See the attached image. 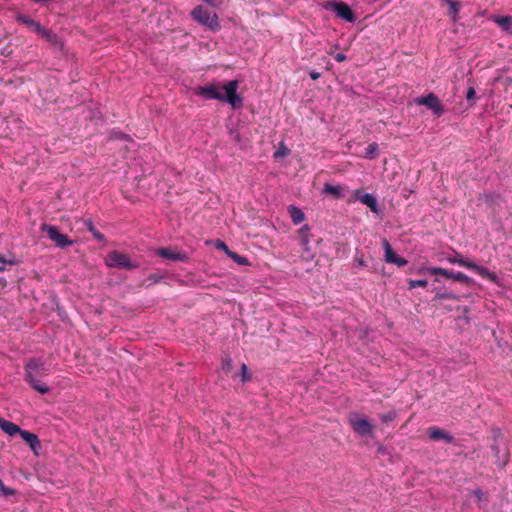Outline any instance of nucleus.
<instances>
[{"instance_id": "72a5a7b5", "label": "nucleus", "mask_w": 512, "mask_h": 512, "mask_svg": "<svg viewBox=\"0 0 512 512\" xmlns=\"http://www.w3.org/2000/svg\"><path fill=\"white\" fill-rule=\"evenodd\" d=\"M16 263L17 262L15 261V259H13V258L6 259L4 256L0 255V272L5 270V267H4L5 264L15 265Z\"/></svg>"}, {"instance_id": "58836bf2", "label": "nucleus", "mask_w": 512, "mask_h": 512, "mask_svg": "<svg viewBox=\"0 0 512 512\" xmlns=\"http://www.w3.org/2000/svg\"><path fill=\"white\" fill-rule=\"evenodd\" d=\"M231 365H232V360L230 358H226L223 360V369L224 370H230L231 368Z\"/></svg>"}, {"instance_id": "dca6fc26", "label": "nucleus", "mask_w": 512, "mask_h": 512, "mask_svg": "<svg viewBox=\"0 0 512 512\" xmlns=\"http://www.w3.org/2000/svg\"><path fill=\"white\" fill-rule=\"evenodd\" d=\"M450 279L454 281L462 282L465 285L471 287L476 284L475 280L462 272H451Z\"/></svg>"}, {"instance_id": "c03bdc74", "label": "nucleus", "mask_w": 512, "mask_h": 512, "mask_svg": "<svg viewBox=\"0 0 512 512\" xmlns=\"http://www.w3.org/2000/svg\"><path fill=\"white\" fill-rule=\"evenodd\" d=\"M492 449H493V451H494L495 455H496V456H498V454H499V448H498L497 446H495V445H494V446H492Z\"/></svg>"}, {"instance_id": "9b49d317", "label": "nucleus", "mask_w": 512, "mask_h": 512, "mask_svg": "<svg viewBox=\"0 0 512 512\" xmlns=\"http://www.w3.org/2000/svg\"><path fill=\"white\" fill-rule=\"evenodd\" d=\"M332 6L338 17L348 22H354L356 20L354 12L348 4L344 2H335L332 4Z\"/></svg>"}, {"instance_id": "c756f323", "label": "nucleus", "mask_w": 512, "mask_h": 512, "mask_svg": "<svg viewBox=\"0 0 512 512\" xmlns=\"http://www.w3.org/2000/svg\"><path fill=\"white\" fill-rule=\"evenodd\" d=\"M231 259H233L236 263L240 264V265H245L248 263V260L247 258L243 257V256H240L239 254L231 251L229 252V255H228Z\"/></svg>"}, {"instance_id": "4468645a", "label": "nucleus", "mask_w": 512, "mask_h": 512, "mask_svg": "<svg viewBox=\"0 0 512 512\" xmlns=\"http://www.w3.org/2000/svg\"><path fill=\"white\" fill-rule=\"evenodd\" d=\"M16 20L22 24H25L27 25L28 27H30L35 33L39 32V31H42V26L39 22L33 20L32 18H30L29 16L27 15H24V14H18L16 16Z\"/></svg>"}, {"instance_id": "b1692460", "label": "nucleus", "mask_w": 512, "mask_h": 512, "mask_svg": "<svg viewBox=\"0 0 512 512\" xmlns=\"http://www.w3.org/2000/svg\"><path fill=\"white\" fill-rule=\"evenodd\" d=\"M443 299H451V300L459 301L460 297L457 294L453 293V292H441V291H438L435 294L434 300H443Z\"/></svg>"}, {"instance_id": "423d86ee", "label": "nucleus", "mask_w": 512, "mask_h": 512, "mask_svg": "<svg viewBox=\"0 0 512 512\" xmlns=\"http://www.w3.org/2000/svg\"><path fill=\"white\" fill-rule=\"evenodd\" d=\"M415 103L417 105L427 107L438 118L445 113L444 106L442 105L440 99L436 94L432 92L428 93L425 96L417 97L415 99Z\"/></svg>"}, {"instance_id": "5701e85b", "label": "nucleus", "mask_w": 512, "mask_h": 512, "mask_svg": "<svg viewBox=\"0 0 512 512\" xmlns=\"http://www.w3.org/2000/svg\"><path fill=\"white\" fill-rule=\"evenodd\" d=\"M426 271L430 274V275H441L443 277H446V278H450V275H451V272L450 270L448 269H445V268H442V267H429L426 269Z\"/></svg>"}, {"instance_id": "cd10ccee", "label": "nucleus", "mask_w": 512, "mask_h": 512, "mask_svg": "<svg viewBox=\"0 0 512 512\" xmlns=\"http://www.w3.org/2000/svg\"><path fill=\"white\" fill-rule=\"evenodd\" d=\"M428 284V281L427 280H413V279H410L408 281V289L412 290L416 287H426Z\"/></svg>"}, {"instance_id": "7c9ffc66", "label": "nucleus", "mask_w": 512, "mask_h": 512, "mask_svg": "<svg viewBox=\"0 0 512 512\" xmlns=\"http://www.w3.org/2000/svg\"><path fill=\"white\" fill-rule=\"evenodd\" d=\"M396 417H397L396 412L389 411L387 413L382 414L380 419L382 420L383 423L388 424V423L394 421L396 419Z\"/></svg>"}, {"instance_id": "412c9836", "label": "nucleus", "mask_w": 512, "mask_h": 512, "mask_svg": "<svg viewBox=\"0 0 512 512\" xmlns=\"http://www.w3.org/2000/svg\"><path fill=\"white\" fill-rule=\"evenodd\" d=\"M299 236H300V245L303 246L305 249H307V246L310 242L309 239V227L307 225H304L299 229Z\"/></svg>"}, {"instance_id": "ddd939ff", "label": "nucleus", "mask_w": 512, "mask_h": 512, "mask_svg": "<svg viewBox=\"0 0 512 512\" xmlns=\"http://www.w3.org/2000/svg\"><path fill=\"white\" fill-rule=\"evenodd\" d=\"M21 438L30 446V448L37 453V450L41 447L38 436L26 430L20 431Z\"/></svg>"}, {"instance_id": "1a4fd4ad", "label": "nucleus", "mask_w": 512, "mask_h": 512, "mask_svg": "<svg viewBox=\"0 0 512 512\" xmlns=\"http://www.w3.org/2000/svg\"><path fill=\"white\" fill-rule=\"evenodd\" d=\"M156 255H158L162 258L172 260V261L185 262L188 259V256L186 253L179 251V250H174V249H171L168 247H162V248L157 249Z\"/></svg>"}, {"instance_id": "ea45409f", "label": "nucleus", "mask_w": 512, "mask_h": 512, "mask_svg": "<svg viewBox=\"0 0 512 512\" xmlns=\"http://www.w3.org/2000/svg\"><path fill=\"white\" fill-rule=\"evenodd\" d=\"M334 58H335V60H336L337 62H339V63H340V62H344V61L346 60V58H347V57H346V55H345V54H343V53H338V54H336V55H335V57H334Z\"/></svg>"}, {"instance_id": "f03ea898", "label": "nucleus", "mask_w": 512, "mask_h": 512, "mask_svg": "<svg viewBox=\"0 0 512 512\" xmlns=\"http://www.w3.org/2000/svg\"><path fill=\"white\" fill-rule=\"evenodd\" d=\"M25 381L40 394H47L50 388L42 382L41 378L49 374L45 362L32 358L25 364Z\"/></svg>"}, {"instance_id": "c9c22d12", "label": "nucleus", "mask_w": 512, "mask_h": 512, "mask_svg": "<svg viewBox=\"0 0 512 512\" xmlns=\"http://www.w3.org/2000/svg\"><path fill=\"white\" fill-rule=\"evenodd\" d=\"M0 491L4 496H12L15 494V490L9 487H6L3 484V481L0 479Z\"/></svg>"}, {"instance_id": "e433bc0d", "label": "nucleus", "mask_w": 512, "mask_h": 512, "mask_svg": "<svg viewBox=\"0 0 512 512\" xmlns=\"http://www.w3.org/2000/svg\"><path fill=\"white\" fill-rule=\"evenodd\" d=\"M216 248L218 250L224 251L227 255H229V252H231V250L228 248V246L223 241H220V240H217Z\"/></svg>"}, {"instance_id": "49530a36", "label": "nucleus", "mask_w": 512, "mask_h": 512, "mask_svg": "<svg viewBox=\"0 0 512 512\" xmlns=\"http://www.w3.org/2000/svg\"><path fill=\"white\" fill-rule=\"evenodd\" d=\"M284 154H285V153H284L283 151H277V152H275L274 156H275V157H279V156H282V155H284Z\"/></svg>"}, {"instance_id": "39448f33", "label": "nucleus", "mask_w": 512, "mask_h": 512, "mask_svg": "<svg viewBox=\"0 0 512 512\" xmlns=\"http://www.w3.org/2000/svg\"><path fill=\"white\" fill-rule=\"evenodd\" d=\"M105 261L108 266L115 268L132 270L139 267L137 263L131 261L127 254L119 251L109 252Z\"/></svg>"}, {"instance_id": "bb28decb", "label": "nucleus", "mask_w": 512, "mask_h": 512, "mask_svg": "<svg viewBox=\"0 0 512 512\" xmlns=\"http://www.w3.org/2000/svg\"><path fill=\"white\" fill-rule=\"evenodd\" d=\"M86 227L88 229L89 232L92 233V235L100 242H103L105 240V237L104 235L99 231L97 230L93 223L91 221H87L86 222Z\"/></svg>"}, {"instance_id": "a878e982", "label": "nucleus", "mask_w": 512, "mask_h": 512, "mask_svg": "<svg viewBox=\"0 0 512 512\" xmlns=\"http://www.w3.org/2000/svg\"><path fill=\"white\" fill-rule=\"evenodd\" d=\"M377 153H378V144L377 143H371L365 149L364 157L367 158V159H374V158L377 157Z\"/></svg>"}, {"instance_id": "f704fd0d", "label": "nucleus", "mask_w": 512, "mask_h": 512, "mask_svg": "<svg viewBox=\"0 0 512 512\" xmlns=\"http://www.w3.org/2000/svg\"><path fill=\"white\" fill-rule=\"evenodd\" d=\"M37 34L41 35V37L46 39L47 41H52L55 37V35L51 31L45 29L44 27H42V31L37 32Z\"/></svg>"}, {"instance_id": "9d476101", "label": "nucleus", "mask_w": 512, "mask_h": 512, "mask_svg": "<svg viewBox=\"0 0 512 512\" xmlns=\"http://www.w3.org/2000/svg\"><path fill=\"white\" fill-rule=\"evenodd\" d=\"M427 434L434 441H443L448 444L454 442V437L449 432L436 426L429 427Z\"/></svg>"}, {"instance_id": "a211bd4d", "label": "nucleus", "mask_w": 512, "mask_h": 512, "mask_svg": "<svg viewBox=\"0 0 512 512\" xmlns=\"http://www.w3.org/2000/svg\"><path fill=\"white\" fill-rule=\"evenodd\" d=\"M495 23L498 24L503 30L510 31L512 29V17L511 16H499L495 18Z\"/></svg>"}, {"instance_id": "f8f14e48", "label": "nucleus", "mask_w": 512, "mask_h": 512, "mask_svg": "<svg viewBox=\"0 0 512 512\" xmlns=\"http://www.w3.org/2000/svg\"><path fill=\"white\" fill-rule=\"evenodd\" d=\"M470 270L476 272L481 277H483L493 283L498 282V277H497L496 273L489 271L488 268H486L484 266L477 265L476 263L473 262L472 265L470 266Z\"/></svg>"}, {"instance_id": "37998d69", "label": "nucleus", "mask_w": 512, "mask_h": 512, "mask_svg": "<svg viewBox=\"0 0 512 512\" xmlns=\"http://www.w3.org/2000/svg\"><path fill=\"white\" fill-rule=\"evenodd\" d=\"M355 262H357L359 266H365V262L362 258H355Z\"/></svg>"}, {"instance_id": "473e14b6", "label": "nucleus", "mask_w": 512, "mask_h": 512, "mask_svg": "<svg viewBox=\"0 0 512 512\" xmlns=\"http://www.w3.org/2000/svg\"><path fill=\"white\" fill-rule=\"evenodd\" d=\"M251 379L250 374L248 373V367L245 363L241 365V381L247 382Z\"/></svg>"}, {"instance_id": "393cba45", "label": "nucleus", "mask_w": 512, "mask_h": 512, "mask_svg": "<svg viewBox=\"0 0 512 512\" xmlns=\"http://www.w3.org/2000/svg\"><path fill=\"white\" fill-rule=\"evenodd\" d=\"M448 7H449L448 15H450L452 17L453 21H457L458 15H459V12H460V9H461L460 1L455 2V3H451V5L448 6Z\"/></svg>"}, {"instance_id": "aec40b11", "label": "nucleus", "mask_w": 512, "mask_h": 512, "mask_svg": "<svg viewBox=\"0 0 512 512\" xmlns=\"http://www.w3.org/2000/svg\"><path fill=\"white\" fill-rule=\"evenodd\" d=\"M383 246L385 250V261L388 263H393L397 254L393 251L390 243L386 239L383 240Z\"/></svg>"}, {"instance_id": "0eeeda50", "label": "nucleus", "mask_w": 512, "mask_h": 512, "mask_svg": "<svg viewBox=\"0 0 512 512\" xmlns=\"http://www.w3.org/2000/svg\"><path fill=\"white\" fill-rule=\"evenodd\" d=\"M40 229L59 248H66L73 244V240L69 239L67 235L60 233L56 226L43 223Z\"/></svg>"}, {"instance_id": "a19ab883", "label": "nucleus", "mask_w": 512, "mask_h": 512, "mask_svg": "<svg viewBox=\"0 0 512 512\" xmlns=\"http://www.w3.org/2000/svg\"><path fill=\"white\" fill-rule=\"evenodd\" d=\"M310 77L313 80H317V79H319L321 77V74L314 70V71L310 72Z\"/></svg>"}, {"instance_id": "6e6552de", "label": "nucleus", "mask_w": 512, "mask_h": 512, "mask_svg": "<svg viewBox=\"0 0 512 512\" xmlns=\"http://www.w3.org/2000/svg\"><path fill=\"white\" fill-rule=\"evenodd\" d=\"M355 198H356V200L360 201L362 204L368 206L373 213H375V214L379 213L377 199L374 195H372L370 193H365L361 189H357L355 191Z\"/></svg>"}, {"instance_id": "f257e3e1", "label": "nucleus", "mask_w": 512, "mask_h": 512, "mask_svg": "<svg viewBox=\"0 0 512 512\" xmlns=\"http://www.w3.org/2000/svg\"><path fill=\"white\" fill-rule=\"evenodd\" d=\"M239 88L238 80H231L220 87L219 83L212 82L205 86H199L195 95L203 96L208 100H218L229 103L232 108L239 109L243 106V98L237 93Z\"/></svg>"}, {"instance_id": "4c0bfd02", "label": "nucleus", "mask_w": 512, "mask_h": 512, "mask_svg": "<svg viewBox=\"0 0 512 512\" xmlns=\"http://www.w3.org/2000/svg\"><path fill=\"white\" fill-rule=\"evenodd\" d=\"M407 263L408 262L405 258L400 257L398 255L395 257V261H393V264H396L399 267L405 266Z\"/></svg>"}, {"instance_id": "7ed1b4c3", "label": "nucleus", "mask_w": 512, "mask_h": 512, "mask_svg": "<svg viewBox=\"0 0 512 512\" xmlns=\"http://www.w3.org/2000/svg\"><path fill=\"white\" fill-rule=\"evenodd\" d=\"M191 17L199 24L209 28L212 31L220 29V23L216 13L204 8L203 6H197L191 11Z\"/></svg>"}, {"instance_id": "c85d7f7f", "label": "nucleus", "mask_w": 512, "mask_h": 512, "mask_svg": "<svg viewBox=\"0 0 512 512\" xmlns=\"http://www.w3.org/2000/svg\"><path fill=\"white\" fill-rule=\"evenodd\" d=\"M466 100L470 103V107H472L476 101V91L474 87H469L466 93Z\"/></svg>"}, {"instance_id": "4be33fe9", "label": "nucleus", "mask_w": 512, "mask_h": 512, "mask_svg": "<svg viewBox=\"0 0 512 512\" xmlns=\"http://www.w3.org/2000/svg\"><path fill=\"white\" fill-rule=\"evenodd\" d=\"M341 186L339 185H331V184H325L323 188V192L326 194H330L336 198H339L341 196Z\"/></svg>"}, {"instance_id": "f3484780", "label": "nucleus", "mask_w": 512, "mask_h": 512, "mask_svg": "<svg viewBox=\"0 0 512 512\" xmlns=\"http://www.w3.org/2000/svg\"><path fill=\"white\" fill-rule=\"evenodd\" d=\"M288 212L293 223L296 225L301 223L305 218L303 211L296 206L290 205L288 207Z\"/></svg>"}, {"instance_id": "2eb2a0df", "label": "nucleus", "mask_w": 512, "mask_h": 512, "mask_svg": "<svg viewBox=\"0 0 512 512\" xmlns=\"http://www.w3.org/2000/svg\"><path fill=\"white\" fill-rule=\"evenodd\" d=\"M0 427L5 433H7L10 436L20 434V431H22V429L18 425L4 419H0Z\"/></svg>"}, {"instance_id": "79ce46f5", "label": "nucleus", "mask_w": 512, "mask_h": 512, "mask_svg": "<svg viewBox=\"0 0 512 512\" xmlns=\"http://www.w3.org/2000/svg\"><path fill=\"white\" fill-rule=\"evenodd\" d=\"M474 494L476 495V497H477V499H478L479 501H481V500H482V496H483V492H482V490L478 489V490H476V491L474 492Z\"/></svg>"}, {"instance_id": "6ab92c4d", "label": "nucleus", "mask_w": 512, "mask_h": 512, "mask_svg": "<svg viewBox=\"0 0 512 512\" xmlns=\"http://www.w3.org/2000/svg\"><path fill=\"white\" fill-rule=\"evenodd\" d=\"M448 261L453 264H458L460 266H463L465 268L470 269V266L472 265V261L466 260L463 258V256L459 253H456L454 257H449Z\"/></svg>"}, {"instance_id": "20e7f679", "label": "nucleus", "mask_w": 512, "mask_h": 512, "mask_svg": "<svg viewBox=\"0 0 512 512\" xmlns=\"http://www.w3.org/2000/svg\"><path fill=\"white\" fill-rule=\"evenodd\" d=\"M348 423L353 431L361 437L373 436L374 426L364 417L357 413L348 415Z\"/></svg>"}, {"instance_id": "2f4dec72", "label": "nucleus", "mask_w": 512, "mask_h": 512, "mask_svg": "<svg viewBox=\"0 0 512 512\" xmlns=\"http://www.w3.org/2000/svg\"><path fill=\"white\" fill-rule=\"evenodd\" d=\"M162 279H164V275L163 274H160V273H152L148 276L147 280L150 281V283L148 284L151 285V284H157L159 282L162 281Z\"/></svg>"}, {"instance_id": "a18cd8bd", "label": "nucleus", "mask_w": 512, "mask_h": 512, "mask_svg": "<svg viewBox=\"0 0 512 512\" xmlns=\"http://www.w3.org/2000/svg\"><path fill=\"white\" fill-rule=\"evenodd\" d=\"M459 0H445L444 2L447 3L448 6L451 5V3H455V2H458Z\"/></svg>"}]
</instances>
